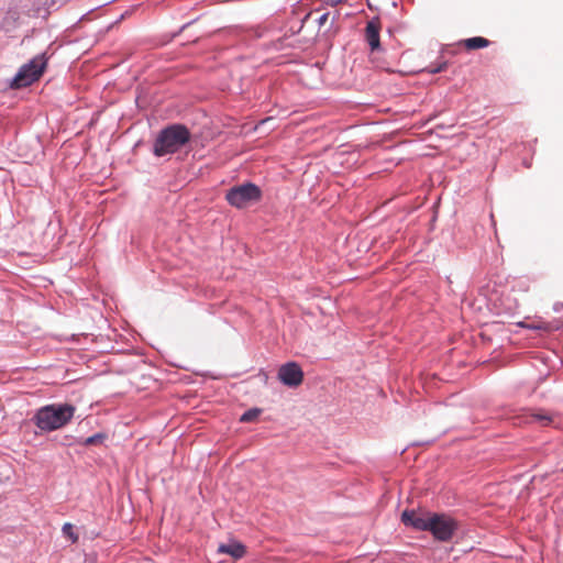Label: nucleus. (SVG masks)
<instances>
[{"instance_id":"19","label":"nucleus","mask_w":563,"mask_h":563,"mask_svg":"<svg viewBox=\"0 0 563 563\" xmlns=\"http://www.w3.org/2000/svg\"><path fill=\"white\" fill-rule=\"evenodd\" d=\"M310 16V13L306 14V16L303 18V22Z\"/></svg>"},{"instance_id":"17","label":"nucleus","mask_w":563,"mask_h":563,"mask_svg":"<svg viewBox=\"0 0 563 563\" xmlns=\"http://www.w3.org/2000/svg\"><path fill=\"white\" fill-rule=\"evenodd\" d=\"M328 16H329V13H323L322 15L319 16L318 19V25L321 27L322 25L325 24L327 20H328Z\"/></svg>"},{"instance_id":"9","label":"nucleus","mask_w":563,"mask_h":563,"mask_svg":"<svg viewBox=\"0 0 563 563\" xmlns=\"http://www.w3.org/2000/svg\"><path fill=\"white\" fill-rule=\"evenodd\" d=\"M218 553L228 554L234 560H240L246 554V548L236 540H230L228 543H221L218 547Z\"/></svg>"},{"instance_id":"12","label":"nucleus","mask_w":563,"mask_h":563,"mask_svg":"<svg viewBox=\"0 0 563 563\" xmlns=\"http://www.w3.org/2000/svg\"><path fill=\"white\" fill-rule=\"evenodd\" d=\"M107 435L104 433H96L91 437H88L81 441V444L89 446L95 444H100L104 441Z\"/></svg>"},{"instance_id":"18","label":"nucleus","mask_w":563,"mask_h":563,"mask_svg":"<svg viewBox=\"0 0 563 563\" xmlns=\"http://www.w3.org/2000/svg\"><path fill=\"white\" fill-rule=\"evenodd\" d=\"M517 287L520 289V290H523V291H527L529 289V285L526 280H519L517 283Z\"/></svg>"},{"instance_id":"7","label":"nucleus","mask_w":563,"mask_h":563,"mask_svg":"<svg viewBox=\"0 0 563 563\" xmlns=\"http://www.w3.org/2000/svg\"><path fill=\"white\" fill-rule=\"evenodd\" d=\"M432 512L418 514L415 510H405L401 514V521L405 526L412 527L418 531H429V522Z\"/></svg>"},{"instance_id":"14","label":"nucleus","mask_w":563,"mask_h":563,"mask_svg":"<svg viewBox=\"0 0 563 563\" xmlns=\"http://www.w3.org/2000/svg\"><path fill=\"white\" fill-rule=\"evenodd\" d=\"M63 532L64 534L69 536L73 541L77 540V536L73 532V526L70 523L67 522L63 526Z\"/></svg>"},{"instance_id":"6","label":"nucleus","mask_w":563,"mask_h":563,"mask_svg":"<svg viewBox=\"0 0 563 563\" xmlns=\"http://www.w3.org/2000/svg\"><path fill=\"white\" fill-rule=\"evenodd\" d=\"M277 377L280 383L289 388H296L303 380V372L298 363L287 362L278 368Z\"/></svg>"},{"instance_id":"5","label":"nucleus","mask_w":563,"mask_h":563,"mask_svg":"<svg viewBox=\"0 0 563 563\" xmlns=\"http://www.w3.org/2000/svg\"><path fill=\"white\" fill-rule=\"evenodd\" d=\"M431 521L429 522V531L434 539L446 542L453 537L457 525L454 519L443 514H431Z\"/></svg>"},{"instance_id":"1","label":"nucleus","mask_w":563,"mask_h":563,"mask_svg":"<svg viewBox=\"0 0 563 563\" xmlns=\"http://www.w3.org/2000/svg\"><path fill=\"white\" fill-rule=\"evenodd\" d=\"M190 139L191 133L186 125L169 124L158 132L153 143V155L156 157L173 155L187 145Z\"/></svg>"},{"instance_id":"4","label":"nucleus","mask_w":563,"mask_h":563,"mask_svg":"<svg viewBox=\"0 0 563 563\" xmlns=\"http://www.w3.org/2000/svg\"><path fill=\"white\" fill-rule=\"evenodd\" d=\"M262 198L260 187L253 183H245L230 188L225 194L227 201L238 209H243Z\"/></svg>"},{"instance_id":"3","label":"nucleus","mask_w":563,"mask_h":563,"mask_svg":"<svg viewBox=\"0 0 563 563\" xmlns=\"http://www.w3.org/2000/svg\"><path fill=\"white\" fill-rule=\"evenodd\" d=\"M46 63L44 54L34 56L29 63L20 67L11 81V87L23 88L32 85L43 74Z\"/></svg>"},{"instance_id":"13","label":"nucleus","mask_w":563,"mask_h":563,"mask_svg":"<svg viewBox=\"0 0 563 563\" xmlns=\"http://www.w3.org/2000/svg\"><path fill=\"white\" fill-rule=\"evenodd\" d=\"M260 413H261V409H257V408L249 409L241 416L240 421L241 422H252L258 417Z\"/></svg>"},{"instance_id":"8","label":"nucleus","mask_w":563,"mask_h":563,"mask_svg":"<svg viewBox=\"0 0 563 563\" xmlns=\"http://www.w3.org/2000/svg\"><path fill=\"white\" fill-rule=\"evenodd\" d=\"M379 31L380 21L378 18H373L367 22L365 27V40L372 52L378 51L380 48Z\"/></svg>"},{"instance_id":"15","label":"nucleus","mask_w":563,"mask_h":563,"mask_svg":"<svg viewBox=\"0 0 563 563\" xmlns=\"http://www.w3.org/2000/svg\"><path fill=\"white\" fill-rule=\"evenodd\" d=\"M445 68H446V63H442V64H440L438 66H429L428 67V71L430 74H438V73L443 71Z\"/></svg>"},{"instance_id":"11","label":"nucleus","mask_w":563,"mask_h":563,"mask_svg":"<svg viewBox=\"0 0 563 563\" xmlns=\"http://www.w3.org/2000/svg\"><path fill=\"white\" fill-rule=\"evenodd\" d=\"M530 330H543V331H555L560 329L559 322L552 323V322H544V321H536L531 324L527 325Z\"/></svg>"},{"instance_id":"16","label":"nucleus","mask_w":563,"mask_h":563,"mask_svg":"<svg viewBox=\"0 0 563 563\" xmlns=\"http://www.w3.org/2000/svg\"><path fill=\"white\" fill-rule=\"evenodd\" d=\"M534 417L537 420L541 421L543 424H548L551 422V418L549 416L536 415Z\"/></svg>"},{"instance_id":"10","label":"nucleus","mask_w":563,"mask_h":563,"mask_svg":"<svg viewBox=\"0 0 563 563\" xmlns=\"http://www.w3.org/2000/svg\"><path fill=\"white\" fill-rule=\"evenodd\" d=\"M463 45L467 49H478V48L487 47L489 45V41L485 37L475 36V37H470V38L464 40Z\"/></svg>"},{"instance_id":"2","label":"nucleus","mask_w":563,"mask_h":563,"mask_svg":"<svg viewBox=\"0 0 563 563\" xmlns=\"http://www.w3.org/2000/svg\"><path fill=\"white\" fill-rule=\"evenodd\" d=\"M75 411L76 408L70 404H51L38 408L33 421L40 430L51 432L70 422Z\"/></svg>"}]
</instances>
